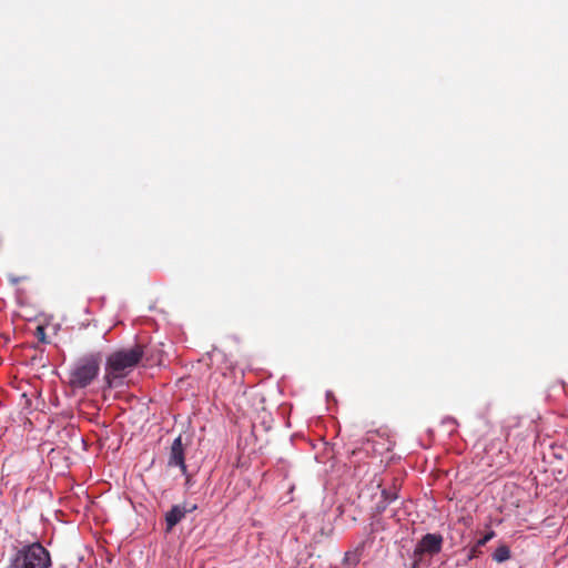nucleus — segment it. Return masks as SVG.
Returning a JSON list of instances; mask_svg holds the SVG:
<instances>
[{"instance_id": "1", "label": "nucleus", "mask_w": 568, "mask_h": 568, "mask_svg": "<svg viewBox=\"0 0 568 568\" xmlns=\"http://www.w3.org/2000/svg\"><path fill=\"white\" fill-rule=\"evenodd\" d=\"M144 355L143 346L135 344L131 348H121L112 352L105 359L104 383L108 388L123 385L124 378L140 363Z\"/></svg>"}, {"instance_id": "2", "label": "nucleus", "mask_w": 568, "mask_h": 568, "mask_svg": "<svg viewBox=\"0 0 568 568\" xmlns=\"http://www.w3.org/2000/svg\"><path fill=\"white\" fill-rule=\"evenodd\" d=\"M102 361L101 352H91L80 356L70 368L69 385L72 388L88 387L99 376Z\"/></svg>"}, {"instance_id": "3", "label": "nucleus", "mask_w": 568, "mask_h": 568, "mask_svg": "<svg viewBox=\"0 0 568 568\" xmlns=\"http://www.w3.org/2000/svg\"><path fill=\"white\" fill-rule=\"evenodd\" d=\"M50 552L38 541L22 546L11 558L8 568H50Z\"/></svg>"}, {"instance_id": "4", "label": "nucleus", "mask_w": 568, "mask_h": 568, "mask_svg": "<svg viewBox=\"0 0 568 568\" xmlns=\"http://www.w3.org/2000/svg\"><path fill=\"white\" fill-rule=\"evenodd\" d=\"M443 542L444 538L440 534L428 532L417 542L415 547L416 556L434 557L442 551Z\"/></svg>"}, {"instance_id": "5", "label": "nucleus", "mask_w": 568, "mask_h": 568, "mask_svg": "<svg viewBox=\"0 0 568 568\" xmlns=\"http://www.w3.org/2000/svg\"><path fill=\"white\" fill-rule=\"evenodd\" d=\"M196 509V505L193 504H179L173 505L171 509L165 514V525L166 531H171L183 518H185L186 514L192 513Z\"/></svg>"}, {"instance_id": "6", "label": "nucleus", "mask_w": 568, "mask_h": 568, "mask_svg": "<svg viewBox=\"0 0 568 568\" xmlns=\"http://www.w3.org/2000/svg\"><path fill=\"white\" fill-rule=\"evenodd\" d=\"M168 465L179 467L182 474L187 478V467L185 465L184 446L181 436H178L171 445Z\"/></svg>"}, {"instance_id": "7", "label": "nucleus", "mask_w": 568, "mask_h": 568, "mask_svg": "<svg viewBox=\"0 0 568 568\" xmlns=\"http://www.w3.org/2000/svg\"><path fill=\"white\" fill-rule=\"evenodd\" d=\"M510 558V549L506 545H500L493 554V559L496 562H505Z\"/></svg>"}, {"instance_id": "8", "label": "nucleus", "mask_w": 568, "mask_h": 568, "mask_svg": "<svg viewBox=\"0 0 568 568\" xmlns=\"http://www.w3.org/2000/svg\"><path fill=\"white\" fill-rule=\"evenodd\" d=\"M398 498V490L396 487L394 489H383L382 490V499L386 501V504H390Z\"/></svg>"}, {"instance_id": "9", "label": "nucleus", "mask_w": 568, "mask_h": 568, "mask_svg": "<svg viewBox=\"0 0 568 568\" xmlns=\"http://www.w3.org/2000/svg\"><path fill=\"white\" fill-rule=\"evenodd\" d=\"M495 531L490 530L487 534H485L480 539L476 541V547H483L485 546L491 538H494Z\"/></svg>"}, {"instance_id": "10", "label": "nucleus", "mask_w": 568, "mask_h": 568, "mask_svg": "<svg viewBox=\"0 0 568 568\" xmlns=\"http://www.w3.org/2000/svg\"><path fill=\"white\" fill-rule=\"evenodd\" d=\"M423 557V555L416 556V550L414 549L412 568H420Z\"/></svg>"}, {"instance_id": "11", "label": "nucleus", "mask_w": 568, "mask_h": 568, "mask_svg": "<svg viewBox=\"0 0 568 568\" xmlns=\"http://www.w3.org/2000/svg\"><path fill=\"white\" fill-rule=\"evenodd\" d=\"M345 561L346 562H351L352 565H356L358 559H357V556L355 554L347 552L345 555Z\"/></svg>"}, {"instance_id": "12", "label": "nucleus", "mask_w": 568, "mask_h": 568, "mask_svg": "<svg viewBox=\"0 0 568 568\" xmlns=\"http://www.w3.org/2000/svg\"><path fill=\"white\" fill-rule=\"evenodd\" d=\"M389 504H386V501H384L383 499L381 501H378L377 506H376V509L377 511L381 514V513H384L387 508Z\"/></svg>"}, {"instance_id": "13", "label": "nucleus", "mask_w": 568, "mask_h": 568, "mask_svg": "<svg viewBox=\"0 0 568 568\" xmlns=\"http://www.w3.org/2000/svg\"><path fill=\"white\" fill-rule=\"evenodd\" d=\"M478 548H479V547H476V545H475V546L469 550V554H468V556H467V558H468L469 560H471L473 558L477 557V549H478Z\"/></svg>"}, {"instance_id": "14", "label": "nucleus", "mask_w": 568, "mask_h": 568, "mask_svg": "<svg viewBox=\"0 0 568 568\" xmlns=\"http://www.w3.org/2000/svg\"><path fill=\"white\" fill-rule=\"evenodd\" d=\"M37 331H38V333H39V336H41V337H40V339H41V341H44V328H43V327H41V326H39V327L37 328Z\"/></svg>"}, {"instance_id": "15", "label": "nucleus", "mask_w": 568, "mask_h": 568, "mask_svg": "<svg viewBox=\"0 0 568 568\" xmlns=\"http://www.w3.org/2000/svg\"><path fill=\"white\" fill-rule=\"evenodd\" d=\"M443 423H446V424H456L455 419L452 418V417H447L443 420Z\"/></svg>"}]
</instances>
